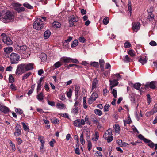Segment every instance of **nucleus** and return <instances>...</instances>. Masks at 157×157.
<instances>
[{
  "label": "nucleus",
  "mask_w": 157,
  "mask_h": 157,
  "mask_svg": "<svg viewBox=\"0 0 157 157\" xmlns=\"http://www.w3.org/2000/svg\"><path fill=\"white\" fill-rule=\"evenodd\" d=\"M31 72H28L26 73L22 77V80H25L27 78L31 75Z\"/></svg>",
  "instance_id": "45"
},
{
  "label": "nucleus",
  "mask_w": 157,
  "mask_h": 157,
  "mask_svg": "<svg viewBox=\"0 0 157 157\" xmlns=\"http://www.w3.org/2000/svg\"><path fill=\"white\" fill-rule=\"evenodd\" d=\"M78 41L77 40H74L71 45V47L73 48L75 47L78 45Z\"/></svg>",
  "instance_id": "37"
},
{
  "label": "nucleus",
  "mask_w": 157,
  "mask_h": 157,
  "mask_svg": "<svg viewBox=\"0 0 157 157\" xmlns=\"http://www.w3.org/2000/svg\"><path fill=\"white\" fill-rule=\"evenodd\" d=\"M80 141L82 145H83L85 143V141L83 137V133H82L80 136Z\"/></svg>",
  "instance_id": "34"
},
{
  "label": "nucleus",
  "mask_w": 157,
  "mask_h": 157,
  "mask_svg": "<svg viewBox=\"0 0 157 157\" xmlns=\"http://www.w3.org/2000/svg\"><path fill=\"white\" fill-rule=\"evenodd\" d=\"M154 15L151 12L149 13L147 16V18L150 21L153 20L154 19Z\"/></svg>",
  "instance_id": "31"
},
{
  "label": "nucleus",
  "mask_w": 157,
  "mask_h": 157,
  "mask_svg": "<svg viewBox=\"0 0 157 157\" xmlns=\"http://www.w3.org/2000/svg\"><path fill=\"white\" fill-rule=\"evenodd\" d=\"M9 143L12 147V150L14 151H15V147L14 144L11 140H10Z\"/></svg>",
  "instance_id": "51"
},
{
  "label": "nucleus",
  "mask_w": 157,
  "mask_h": 157,
  "mask_svg": "<svg viewBox=\"0 0 157 157\" xmlns=\"http://www.w3.org/2000/svg\"><path fill=\"white\" fill-rule=\"evenodd\" d=\"M72 89L70 88L69 90V91L66 92V95L68 98H70L72 96Z\"/></svg>",
  "instance_id": "42"
},
{
  "label": "nucleus",
  "mask_w": 157,
  "mask_h": 157,
  "mask_svg": "<svg viewBox=\"0 0 157 157\" xmlns=\"http://www.w3.org/2000/svg\"><path fill=\"white\" fill-rule=\"evenodd\" d=\"M14 128L15 131L14 133V135L16 137L19 136L21 134L22 129L21 125L18 124H16Z\"/></svg>",
  "instance_id": "8"
},
{
  "label": "nucleus",
  "mask_w": 157,
  "mask_h": 157,
  "mask_svg": "<svg viewBox=\"0 0 157 157\" xmlns=\"http://www.w3.org/2000/svg\"><path fill=\"white\" fill-rule=\"evenodd\" d=\"M98 83V79L97 78H95L92 82L91 90L95 89L97 87V85Z\"/></svg>",
  "instance_id": "15"
},
{
  "label": "nucleus",
  "mask_w": 157,
  "mask_h": 157,
  "mask_svg": "<svg viewBox=\"0 0 157 157\" xmlns=\"http://www.w3.org/2000/svg\"><path fill=\"white\" fill-rule=\"evenodd\" d=\"M51 34L50 31L48 30H47L44 33V37L45 39H47L50 36Z\"/></svg>",
  "instance_id": "22"
},
{
  "label": "nucleus",
  "mask_w": 157,
  "mask_h": 157,
  "mask_svg": "<svg viewBox=\"0 0 157 157\" xmlns=\"http://www.w3.org/2000/svg\"><path fill=\"white\" fill-rule=\"evenodd\" d=\"M79 90L80 87L78 86H76L75 89V93L76 96H78L79 93Z\"/></svg>",
  "instance_id": "41"
},
{
  "label": "nucleus",
  "mask_w": 157,
  "mask_h": 157,
  "mask_svg": "<svg viewBox=\"0 0 157 157\" xmlns=\"http://www.w3.org/2000/svg\"><path fill=\"white\" fill-rule=\"evenodd\" d=\"M15 48L17 51L18 53L22 54L25 52L27 49V47L26 46H20L18 45H17L15 46Z\"/></svg>",
  "instance_id": "7"
},
{
  "label": "nucleus",
  "mask_w": 157,
  "mask_h": 157,
  "mask_svg": "<svg viewBox=\"0 0 157 157\" xmlns=\"http://www.w3.org/2000/svg\"><path fill=\"white\" fill-rule=\"evenodd\" d=\"M71 58L67 57H63L61 58V60L65 63H70Z\"/></svg>",
  "instance_id": "26"
},
{
  "label": "nucleus",
  "mask_w": 157,
  "mask_h": 157,
  "mask_svg": "<svg viewBox=\"0 0 157 157\" xmlns=\"http://www.w3.org/2000/svg\"><path fill=\"white\" fill-rule=\"evenodd\" d=\"M23 5L24 6L26 7L29 9H32L33 8V7L27 2L24 3Z\"/></svg>",
  "instance_id": "50"
},
{
  "label": "nucleus",
  "mask_w": 157,
  "mask_h": 157,
  "mask_svg": "<svg viewBox=\"0 0 157 157\" xmlns=\"http://www.w3.org/2000/svg\"><path fill=\"white\" fill-rule=\"evenodd\" d=\"M109 21V19L108 17H105L103 20V22L105 25H106L107 24Z\"/></svg>",
  "instance_id": "52"
},
{
  "label": "nucleus",
  "mask_w": 157,
  "mask_h": 157,
  "mask_svg": "<svg viewBox=\"0 0 157 157\" xmlns=\"http://www.w3.org/2000/svg\"><path fill=\"white\" fill-rule=\"evenodd\" d=\"M52 26L55 28H60L61 26V24L57 21H55L52 23Z\"/></svg>",
  "instance_id": "28"
},
{
  "label": "nucleus",
  "mask_w": 157,
  "mask_h": 157,
  "mask_svg": "<svg viewBox=\"0 0 157 157\" xmlns=\"http://www.w3.org/2000/svg\"><path fill=\"white\" fill-rule=\"evenodd\" d=\"M112 94H113L114 98H116L117 97V90L115 89H113Z\"/></svg>",
  "instance_id": "55"
},
{
  "label": "nucleus",
  "mask_w": 157,
  "mask_h": 157,
  "mask_svg": "<svg viewBox=\"0 0 157 157\" xmlns=\"http://www.w3.org/2000/svg\"><path fill=\"white\" fill-rule=\"evenodd\" d=\"M74 126L78 127H81V125L80 124L79 119L76 120L74 122Z\"/></svg>",
  "instance_id": "29"
},
{
  "label": "nucleus",
  "mask_w": 157,
  "mask_h": 157,
  "mask_svg": "<svg viewBox=\"0 0 157 157\" xmlns=\"http://www.w3.org/2000/svg\"><path fill=\"white\" fill-rule=\"evenodd\" d=\"M88 142V145H87V148L88 149V150L89 151H90V150L92 148V145L90 141H88L87 140Z\"/></svg>",
  "instance_id": "56"
},
{
  "label": "nucleus",
  "mask_w": 157,
  "mask_h": 157,
  "mask_svg": "<svg viewBox=\"0 0 157 157\" xmlns=\"http://www.w3.org/2000/svg\"><path fill=\"white\" fill-rule=\"evenodd\" d=\"M44 26V21L41 18H37L35 20L33 25V27L34 29L40 30L43 28Z\"/></svg>",
  "instance_id": "3"
},
{
  "label": "nucleus",
  "mask_w": 157,
  "mask_h": 157,
  "mask_svg": "<svg viewBox=\"0 0 157 157\" xmlns=\"http://www.w3.org/2000/svg\"><path fill=\"white\" fill-rule=\"evenodd\" d=\"M122 59L123 61L125 63H128L132 61V59L129 57L128 55H126L123 56Z\"/></svg>",
  "instance_id": "18"
},
{
  "label": "nucleus",
  "mask_w": 157,
  "mask_h": 157,
  "mask_svg": "<svg viewBox=\"0 0 157 157\" xmlns=\"http://www.w3.org/2000/svg\"><path fill=\"white\" fill-rule=\"evenodd\" d=\"M2 36V40L3 42L7 45H11L13 42L10 37L5 34H2L1 35Z\"/></svg>",
  "instance_id": "5"
},
{
  "label": "nucleus",
  "mask_w": 157,
  "mask_h": 157,
  "mask_svg": "<svg viewBox=\"0 0 157 157\" xmlns=\"http://www.w3.org/2000/svg\"><path fill=\"white\" fill-rule=\"evenodd\" d=\"M112 129L109 128V129L106 132L108 134V135H109L110 136H112Z\"/></svg>",
  "instance_id": "59"
},
{
  "label": "nucleus",
  "mask_w": 157,
  "mask_h": 157,
  "mask_svg": "<svg viewBox=\"0 0 157 157\" xmlns=\"http://www.w3.org/2000/svg\"><path fill=\"white\" fill-rule=\"evenodd\" d=\"M43 77H41L40 78L39 81L37 82V83L38 84L37 86V92L38 93V92L40 91L41 89V86H42L41 85V82L43 80Z\"/></svg>",
  "instance_id": "20"
},
{
  "label": "nucleus",
  "mask_w": 157,
  "mask_h": 157,
  "mask_svg": "<svg viewBox=\"0 0 157 157\" xmlns=\"http://www.w3.org/2000/svg\"><path fill=\"white\" fill-rule=\"evenodd\" d=\"M110 88L112 90L113 88L117 86L118 84V82L115 79L113 80H109Z\"/></svg>",
  "instance_id": "14"
},
{
  "label": "nucleus",
  "mask_w": 157,
  "mask_h": 157,
  "mask_svg": "<svg viewBox=\"0 0 157 157\" xmlns=\"http://www.w3.org/2000/svg\"><path fill=\"white\" fill-rule=\"evenodd\" d=\"M98 97V95L97 93L96 92H93L88 101V103L90 104H92L96 100Z\"/></svg>",
  "instance_id": "9"
},
{
  "label": "nucleus",
  "mask_w": 157,
  "mask_h": 157,
  "mask_svg": "<svg viewBox=\"0 0 157 157\" xmlns=\"http://www.w3.org/2000/svg\"><path fill=\"white\" fill-rule=\"evenodd\" d=\"M4 51L6 54H9L11 52L13 51V48L11 47H8L4 48Z\"/></svg>",
  "instance_id": "23"
},
{
  "label": "nucleus",
  "mask_w": 157,
  "mask_h": 157,
  "mask_svg": "<svg viewBox=\"0 0 157 157\" xmlns=\"http://www.w3.org/2000/svg\"><path fill=\"white\" fill-rule=\"evenodd\" d=\"M10 88L13 91H15L16 90V88L14 85L13 84H11L10 86Z\"/></svg>",
  "instance_id": "64"
},
{
  "label": "nucleus",
  "mask_w": 157,
  "mask_h": 157,
  "mask_svg": "<svg viewBox=\"0 0 157 157\" xmlns=\"http://www.w3.org/2000/svg\"><path fill=\"white\" fill-rule=\"evenodd\" d=\"M12 5L14 7L15 10L19 13H21L25 10L24 7H21V5L19 3H13Z\"/></svg>",
  "instance_id": "6"
},
{
  "label": "nucleus",
  "mask_w": 157,
  "mask_h": 157,
  "mask_svg": "<svg viewBox=\"0 0 157 157\" xmlns=\"http://www.w3.org/2000/svg\"><path fill=\"white\" fill-rule=\"evenodd\" d=\"M72 62L74 63H75L77 64H78L79 63V62L78 60L76 59H73L71 58L70 59V63Z\"/></svg>",
  "instance_id": "58"
},
{
  "label": "nucleus",
  "mask_w": 157,
  "mask_h": 157,
  "mask_svg": "<svg viewBox=\"0 0 157 157\" xmlns=\"http://www.w3.org/2000/svg\"><path fill=\"white\" fill-rule=\"evenodd\" d=\"M141 63L142 65L146 63L147 61V58L146 56L145 57H140L138 60Z\"/></svg>",
  "instance_id": "19"
},
{
  "label": "nucleus",
  "mask_w": 157,
  "mask_h": 157,
  "mask_svg": "<svg viewBox=\"0 0 157 157\" xmlns=\"http://www.w3.org/2000/svg\"><path fill=\"white\" fill-rule=\"evenodd\" d=\"M156 111L155 110L154 112L153 111L151 110L148 111L146 112V116L147 117H149L151 115H153L155 113H156Z\"/></svg>",
  "instance_id": "36"
},
{
  "label": "nucleus",
  "mask_w": 157,
  "mask_h": 157,
  "mask_svg": "<svg viewBox=\"0 0 157 157\" xmlns=\"http://www.w3.org/2000/svg\"><path fill=\"white\" fill-rule=\"evenodd\" d=\"M79 41L82 43H84L86 41V40L83 36H81L78 38Z\"/></svg>",
  "instance_id": "46"
},
{
  "label": "nucleus",
  "mask_w": 157,
  "mask_h": 157,
  "mask_svg": "<svg viewBox=\"0 0 157 157\" xmlns=\"http://www.w3.org/2000/svg\"><path fill=\"white\" fill-rule=\"evenodd\" d=\"M14 15L13 13L8 10L3 11L0 13V20L5 23H8L14 20Z\"/></svg>",
  "instance_id": "1"
},
{
  "label": "nucleus",
  "mask_w": 157,
  "mask_h": 157,
  "mask_svg": "<svg viewBox=\"0 0 157 157\" xmlns=\"http://www.w3.org/2000/svg\"><path fill=\"white\" fill-rule=\"evenodd\" d=\"M141 86V84L139 83H137L133 84V87L137 90H139Z\"/></svg>",
  "instance_id": "40"
},
{
  "label": "nucleus",
  "mask_w": 157,
  "mask_h": 157,
  "mask_svg": "<svg viewBox=\"0 0 157 157\" xmlns=\"http://www.w3.org/2000/svg\"><path fill=\"white\" fill-rule=\"evenodd\" d=\"M22 124L24 130L26 131L29 130V128L28 126L26 125L25 123L23 122H22Z\"/></svg>",
  "instance_id": "54"
},
{
  "label": "nucleus",
  "mask_w": 157,
  "mask_h": 157,
  "mask_svg": "<svg viewBox=\"0 0 157 157\" xmlns=\"http://www.w3.org/2000/svg\"><path fill=\"white\" fill-rule=\"evenodd\" d=\"M40 58L41 61L43 62L46 61L47 59V55L44 53H41L40 55Z\"/></svg>",
  "instance_id": "24"
},
{
  "label": "nucleus",
  "mask_w": 157,
  "mask_h": 157,
  "mask_svg": "<svg viewBox=\"0 0 157 157\" xmlns=\"http://www.w3.org/2000/svg\"><path fill=\"white\" fill-rule=\"evenodd\" d=\"M155 82L152 81L150 83H146L144 86V89L145 90H147V89L149 87L151 89H154L155 87Z\"/></svg>",
  "instance_id": "12"
},
{
  "label": "nucleus",
  "mask_w": 157,
  "mask_h": 157,
  "mask_svg": "<svg viewBox=\"0 0 157 157\" xmlns=\"http://www.w3.org/2000/svg\"><path fill=\"white\" fill-rule=\"evenodd\" d=\"M94 113L96 114L98 116H101L103 114L102 111L98 109H95L94 110Z\"/></svg>",
  "instance_id": "33"
},
{
  "label": "nucleus",
  "mask_w": 157,
  "mask_h": 157,
  "mask_svg": "<svg viewBox=\"0 0 157 157\" xmlns=\"http://www.w3.org/2000/svg\"><path fill=\"white\" fill-rule=\"evenodd\" d=\"M78 20V18L77 16L71 17L69 19V22L70 26L71 27L74 25V22H77Z\"/></svg>",
  "instance_id": "11"
},
{
  "label": "nucleus",
  "mask_w": 157,
  "mask_h": 157,
  "mask_svg": "<svg viewBox=\"0 0 157 157\" xmlns=\"http://www.w3.org/2000/svg\"><path fill=\"white\" fill-rule=\"evenodd\" d=\"M90 64L94 67H97L98 66V62H94L91 63Z\"/></svg>",
  "instance_id": "61"
},
{
  "label": "nucleus",
  "mask_w": 157,
  "mask_h": 157,
  "mask_svg": "<svg viewBox=\"0 0 157 157\" xmlns=\"http://www.w3.org/2000/svg\"><path fill=\"white\" fill-rule=\"evenodd\" d=\"M14 81V78L12 75H9V82L10 83H13Z\"/></svg>",
  "instance_id": "38"
},
{
  "label": "nucleus",
  "mask_w": 157,
  "mask_h": 157,
  "mask_svg": "<svg viewBox=\"0 0 157 157\" xmlns=\"http://www.w3.org/2000/svg\"><path fill=\"white\" fill-rule=\"evenodd\" d=\"M16 140L17 141L18 145H20L22 142V140L20 138H17Z\"/></svg>",
  "instance_id": "63"
},
{
  "label": "nucleus",
  "mask_w": 157,
  "mask_h": 157,
  "mask_svg": "<svg viewBox=\"0 0 157 157\" xmlns=\"http://www.w3.org/2000/svg\"><path fill=\"white\" fill-rule=\"evenodd\" d=\"M140 27V24L139 22H134L132 23V29L136 32L139 30Z\"/></svg>",
  "instance_id": "13"
},
{
  "label": "nucleus",
  "mask_w": 157,
  "mask_h": 157,
  "mask_svg": "<svg viewBox=\"0 0 157 157\" xmlns=\"http://www.w3.org/2000/svg\"><path fill=\"white\" fill-rule=\"evenodd\" d=\"M101 153L99 151H97L95 153V157H102Z\"/></svg>",
  "instance_id": "44"
},
{
  "label": "nucleus",
  "mask_w": 157,
  "mask_h": 157,
  "mask_svg": "<svg viewBox=\"0 0 157 157\" xmlns=\"http://www.w3.org/2000/svg\"><path fill=\"white\" fill-rule=\"evenodd\" d=\"M10 60V62L11 64H16L20 60V56L16 53L12 52L9 56H8Z\"/></svg>",
  "instance_id": "2"
},
{
  "label": "nucleus",
  "mask_w": 157,
  "mask_h": 157,
  "mask_svg": "<svg viewBox=\"0 0 157 157\" xmlns=\"http://www.w3.org/2000/svg\"><path fill=\"white\" fill-rule=\"evenodd\" d=\"M138 138L142 140L145 143L146 140H147V139L145 138L142 135L140 134L138 136Z\"/></svg>",
  "instance_id": "53"
},
{
  "label": "nucleus",
  "mask_w": 157,
  "mask_h": 157,
  "mask_svg": "<svg viewBox=\"0 0 157 157\" xmlns=\"http://www.w3.org/2000/svg\"><path fill=\"white\" fill-rule=\"evenodd\" d=\"M0 111L4 113L7 114L9 113V109L7 107L2 105Z\"/></svg>",
  "instance_id": "21"
},
{
  "label": "nucleus",
  "mask_w": 157,
  "mask_h": 157,
  "mask_svg": "<svg viewBox=\"0 0 157 157\" xmlns=\"http://www.w3.org/2000/svg\"><path fill=\"white\" fill-rule=\"evenodd\" d=\"M15 112L20 115H21L23 113L22 110L20 109L16 108L15 110Z\"/></svg>",
  "instance_id": "60"
},
{
  "label": "nucleus",
  "mask_w": 157,
  "mask_h": 157,
  "mask_svg": "<svg viewBox=\"0 0 157 157\" xmlns=\"http://www.w3.org/2000/svg\"><path fill=\"white\" fill-rule=\"evenodd\" d=\"M26 71L32 70L34 66V64L33 63H29L28 64H24Z\"/></svg>",
  "instance_id": "16"
},
{
  "label": "nucleus",
  "mask_w": 157,
  "mask_h": 157,
  "mask_svg": "<svg viewBox=\"0 0 157 157\" xmlns=\"http://www.w3.org/2000/svg\"><path fill=\"white\" fill-rule=\"evenodd\" d=\"M62 65V64L61 63L58 61L54 65V66L56 68H57L60 67Z\"/></svg>",
  "instance_id": "47"
},
{
  "label": "nucleus",
  "mask_w": 157,
  "mask_h": 157,
  "mask_svg": "<svg viewBox=\"0 0 157 157\" xmlns=\"http://www.w3.org/2000/svg\"><path fill=\"white\" fill-rule=\"evenodd\" d=\"M114 128L116 132L117 133L119 132L120 130V127L118 124H116L115 126H114Z\"/></svg>",
  "instance_id": "43"
},
{
  "label": "nucleus",
  "mask_w": 157,
  "mask_h": 157,
  "mask_svg": "<svg viewBox=\"0 0 157 157\" xmlns=\"http://www.w3.org/2000/svg\"><path fill=\"white\" fill-rule=\"evenodd\" d=\"M38 139L40 140V142L41 143V145H44L45 142L44 140L43 137L40 135L38 136Z\"/></svg>",
  "instance_id": "35"
},
{
  "label": "nucleus",
  "mask_w": 157,
  "mask_h": 157,
  "mask_svg": "<svg viewBox=\"0 0 157 157\" xmlns=\"http://www.w3.org/2000/svg\"><path fill=\"white\" fill-rule=\"evenodd\" d=\"M123 121L124 123V126L126 125V124H129L131 123V121L130 119H129V118H128L127 120L126 121L124 120H123Z\"/></svg>",
  "instance_id": "49"
},
{
  "label": "nucleus",
  "mask_w": 157,
  "mask_h": 157,
  "mask_svg": "<svg viewBox=\"0 0 157 157\" xmlns=\"http://www.w3.org/2000/svg\"><path fill=\"white\" fill-rule=\"evenodd\" d=\"M57 107L60 109H63V108L65 107V105L63 104H60L58 103L56 105Z\"/></svg>",
  "instance_id": "39"
},
{
  "label": "nucleus",
  "mask_w": 157,
  "mask_h": 157,
  "mask_svg": "<svg viewBox=\"0 0 157 157\" xmlns=\"http://www.w3.org/2000/svg\"><path fill=\"white\" fill-rule=\"evenodd\" d=\"M131 46V44L128 41H126L124 44V46L126 48H130Z\"/></svg>",
  "instance_id": "48"
},
{
  "label": "nucleus",
  "mask_w": 157,
  "mask_h": 157,
  "mask_svg": "<svg viewBox=\"0 0 157 157\" xmlns=\"http://www.w3.org/2000/svg\"><path fill=\"white\" fill-rule=\"evenodd\" d=\"M147 140H146L145 143H147L148 145L151 148H153L154 146V144L152 142L151 140L147 139Z\"/></svg>",
  "instance_id": "27"
},
{
  "label": "nucleus",
  "mask_w": 157,
  "mask_h": 157,
  "mask_svg": "<svg viewBox=\"0 0 157 157\" xmlns=\"http://www.w3.org/2000/svg\"><path fill=\"white\" fill-rule=\"evenodd\" d=\"M109 105L108 104H106L104 107V111H107L109 110Z\"/></svg>",
  "instance_id": "57"
},
{
  "label": "nucleus",
  "mask_w": 157,
  "mask_h": 157,
  "mask_svg": "<svg viewBox=\"0 0 157 157\" xmlns=\"http://www.w3.org/2000/svg\"><path fill=\"white\" fill-rule=\"evenodd\" d=\"M26 71L24 64L22 63L19 64L17 66L15 73L17 75H19Z\"/></svg>",
  "instance_id": "4"
},
{
  "label": "nucleus",
  "mask_w": 157,
  "mask_h": 157,
  "mask_svg": "<svg viewBox=\"0 0 157 157\" xmlns=\"http://www.w3.org/2000/svg\"><path fill=\"white\" fill-rule=\"evenodd\" d=\"M103 137L104 138L107 140L108 143L111 142L113 140V136H110L106 132L104 134Z\"/></svg>",
  "instance_id": "17"
},
{
  "label": "nucleus",
  "mask_w": 157,
  "mask_h": 157,
  "mask_svg": "<svg viewBox=\"0 0 157 157\" xmlns=\"http://www.w3.org/2000/svg\"><path fill=\"white\" fill-rule=\"evenodd\" d=\"M128 53L132 57H134L136 55L135 52L132 49L129 50L128 52Z\"/></svg>",
  "instance_id": "30"
},
{
  "label": "nucleus",
  "mask_w": 157,
  "mask_h": 157,
  "mask_svg": "<svg viewBox=\"0 0 157 157\" xmlns=\"http://www.w3.org/2000/svg\"><path fill=\"white\" fill-rule=\"evenodd\" d=\"M74 66H75L76 67H79V66L77 64H69V65H67L66 66V67L67 68V69H69L70 67H73Z\"/></svg>",
  "instance_id": "62"
},
{
  "label": "nucleus",
  "mask_w": 157,
  "mask_h": 157,
  "mask_svg": "<svg viewBox=\"0 0 157 157\" xmlns=\"http://www.w3.org/2000/svg\"><path fill=\"white\" fill-rule=\"evenodd\" d=\"M79 105V102L76 101L74 103V108H73L71 110L72 113H74L76 114L78 113V106Z\"/></svg>",
  "instance_id": "10"
},
{
  "label": "nucleus",
  "mask_w": 157,
  "mask_h": 157,
  "mask_svg": "<svg viewBox=\"0 0 157 157\" xmlns=\"http://www.w3.org/2000/svg\"><path fill=\"white\" fill-rule=\"evenodd\" d=\"M43 94L42 93H40L36 96V98L40 101H42L43 99Z\"/></svg>",
  "instance_id": "25"
},
{
  "label": "nucleus",
  "mask_w": 157,
  "mask_h": 157,
  "mask_svg": "<svg viewBox=\"0 0 157 157\" xmlns=\"http://www.w3.org/2000/svg\"><path fill=\"white\" fill-rule=\"evenodd\" d=\"M72 39V38L70 36L68 37V39L66 40L65 41L63 42L64 45H67L68 43L70 42Z\"/></svg>",
  "instance_id": "32"
}]
</instances>
